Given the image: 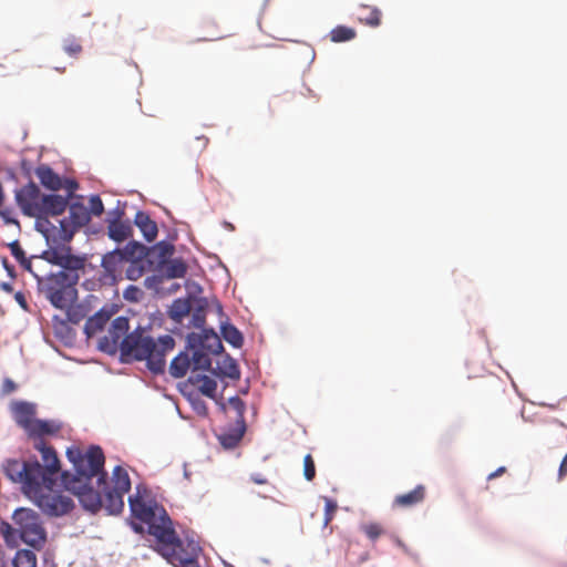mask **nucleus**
<instances>
[{
  "label": "nucleus",
  "mask_w": 567,
  "mask_h": 567,
  "mask_svg": "<svg viewBox=\"0 0 567 567\" xmlns=\"http://www.w3.org/2000/svg\"><path fill=\"white\" fill-rule=\"evenodd\" d=\"M0 217L2 218L3 223L7 225H16L18 228H20V223L17 218L11 216V210L8 208H0Z\"/></svg>",
  "instance_id": "55"
},
{
  "label": "nucleus",
  "mask_w": 567,
  "mask_h": 567,
  "mask_svg": "<svg viewBox=\"0 0 567 567\" xmlns=\"http://www.w3.org/2000/svg\"><path fill=\"white\" fill-rule=\"evenodd\" d=\"M16 390V383L11 379H6L2 384V393L9 394Z\"/></svg>",
  "instance_id": "60"
},
{
  "label": "nucleus",
  "mask_w": 567,
  "mask_h": 567,
  "mask_svg": "<svg viewBox=\"0 0 567 567\" xmlns=\"http://www.w3.org/2000/svg\"><path fill=\"white\" fill-rule=\"evenodd\" d=\"M114 213H117V216L113 218H106L107 223V235L109 238L115 243H123L128 239L133 234V228L128 221H122L121 218L124 215V212L115 208Z\"/></svg>",
  "instance_id": "18"
},
{
  "label": "nucleus",
  "mask_w": 567,
  "mask_h": 567,
  "mask_svg": "<svg viewBox=\"0 0 567 567\" xmlns=\"http://www.w3.org/2000/svg\"><path fill=\"white\" fill-rule=\"evenodd\" d=\"M75 301H76V299L73 300V301H70L68 303V306L63 309V310H66V319H68V321L73 323V324H78L85 317V313H84V310L82 309V307H80V306L71 307V303H73Z\"/></svg>",
  "instance_id": "44"
},
{
  "label": "nucleus",
  "mask_w": 567,
  "mask_h": 567,
  "mask_svg": "<svg viewBox=\"0 0 567 567\" xmlns=\"http://www.w3.org/2000/svg\"><path fill=\"white\" fill-rule=\"evenodd\" d=\"M12 412L17 424L28 432L33 424V420H35V404L27 401H18L13 403Z\"/></svg>",
  "instance_id": "19"
},
{
  "label": "nucleus",
  "mask_w": 567,
  "mask_h": 567,
  "mask_svg": "<svg viewBox=\"0 0 567 567\" xmlns=\"http://www.w3.org/2000/svg\"><path fill=\"white\" fill-rule=\"evenodd\" d=\"M324 499V519H323V524L324 526H327L333 518V513L337 511L338 508V504L334 499L332 498H329V497H323Z\"/></svg>",
  "instance_id": "47"
},
{
  "label": "nucleus",
  "mask_w": 567,
  "mask_h": 567,
  "mask_svg": "<svg viewBox=\"0 0 567 567\" xmlns=\"http://www.w3.org/2000/svg\"><path fill=\"white\" fill-rule=\"evenodd\" d=\"M196 306L193 310L190 324L196 328L200 329L202 331L204 329H207L205 327L206 324V310L208 308V299L205 297L195 298Z\"/></svg>",
  "instance_id": "33"
},
{
  "label": "nucleus",
  "mask_w": 567,
  "mask_h": 567,
  "mask_svg": "<svg viewBox=\"0 0 567 567\" xmlns=\"http://www.w3.org/2000/svg\"><path fill=\"white\" fill-rule=\"evenodd\" d=\"M246 431V422L239 423L236 420L234 424L220 429V431L216 433V437L224 449L233 450L240 443Z\"/></svg>",
  "instance_id": "16"
},
{
  "label": "nucleus",
  "mask_w": 567,
  "mask_h": 567,
  "mask_svg": "<svg viewBox=\"0 0 567 567\" xmlns=\"http://www.w3.org/2000/svg\"><path fill=\"white\" fill-rule=\"evenodd\" d=\"M164 279L165 278H164L163 274L158 272V274L146 277L144 279V286L147 289L155 290L156 292H158V287L163 282Z\"/></svg>",
  "instance_id": "50"
},
{
  "label": "nucleus",
  "mask_w": 567,
  "mask_h": 567,
  "mask_svg": "<svg viewBox=\"0 0 567 567\" xmlns=\"http://www.w3.org/2000/svg\"><path fill=\"white\" fill-rule=\"evenodd\" d=\"M143 297V291L141 288L134 285H130L123 291V298L128 302H138Z\"/></svg>",
  "instance_id": "46"
},
{
  "label": "nucleus",
  "mask_w": 567,
  "mask_h": 567,
  "mask_svg": "<svg viewBox=\"0 0 567 567\" xmlns=\"http://www.w3.org/2000/svg\"><path fill=\"white\" fill-rule=\"evenodd\" d=\"M18 526L19 539L35 550H40L47 542V530L40 515L31 508L20 507L12 514Z\"/></svg>",
  "instance_id": "5"
},
{
  "label": "nucleus",
  "mask_w": 567,
  "mask_h": 567,
  "mask_svg": "<svg viewBox=\"0 0 567 567\" xmlns=\"http://www.w3.org/2000/svg\"><path fill=\"white\" fill-rule=\"evenodd\" d=\"M90 216H101L104 213V205L99 195H92L90 197Z\"/></svg>",
  "instance_id": "48"
},
{
  "label": "nucleus",
  "mask_w": 567,
  "mask_h": 567,
  "mask_svg": "<svg viewBox=\"0 0 567 567\" xmlns=\"http://www.w3.org/2000/svg\"><path fill=\"white\" fill-rule=\"evenodd\" d=\"M34 217H37L34 229L44 237L49 248L51 246H62L63 244L58 243L56 235L52 234L55 233L56 227L49 220L48 216L35 215Z\"/></svg>",
  "instance_id": "26"
},
{
  "label": "nucleus",
  "mask_w": 567,
  "mask_h": 567,
  "mask_svg": "<svg viewBox=\"0 0 567 567\" xmlns=\"http://www.w3.org/2000/svg\"><path fill=\"white\" fill-rule=\"evenodd\" d=\"M380 16H381V12L378 8H373L370 16L367 17L364 20V22L371 27H378L380 24Z\"/></svg>",
  "instance_id": "57"
},
{
  "label": "nucleus",
  "mask_w": 567,
  "mask_h": 567,
  "mask_svg": "<svg viewBox=\"0 0 567 567\" xmlns=\"http://www.w3.org/2000/svg\"><path fill=\"white\" fill-rule=\"evenodd\" d=\"M187 269V264L182 258H172L159 265L156 271L162 272L165 279H178L186 276Z\"/></svg>",
  "instance_id": "23"
},
{
  "label": "nucleus",
  "mask_w": 567,
  "mask_h": 567,
  "mask_svg": "<svg viewBox=\"0 0 567 567\" xmlns=\"http://www.w3.org/2000/svg\"><path fill=\"white\" fill-rule=\"evenodd\" d=\"M33 447L41 453L42 465L47 467V472H51L58 476L61 466L55 450L51 445H48L43 439L35 440Z\"/></svg>",
  "instance_id": "21"
},
{
  "label": "nucleus",
  "mask_w": 567,
  "mask_h": 567,
  "mask_svg": "<svg viewBox=\"0 0 567 567\" xmlns=\"http://www.w3.org/2000/svg\"><path fill=\"white\" fill-rule=\"evenodd\" d=\"M362 529L371 540H375L383 532L381 526L378 524L363 525Z\"/></svg>",
  "instance_id": "53"
},
{
  "label": "nucleus",
  "mask_w": 567,
  "mask_h": 567,
  "mask_svg": "<svg viewBox=\"0 0 567 567\" xmlns=\"http://www.w3.org/2000/svg\"><path fill=\"white\" fill-rule=\"evenodd\" d=\"M3 472L10 481L22 484L23 477H25L24 462L20 463L18 460H7L3 464Z\"/></svg>",
  "instance_id": "34"
},
{
  "label": "nucleus",
  "mask_w": 567,
  "mask_h": 567,
  "mask_svg": "<svg viewBox=\"0 0 567 567\" xmlns=\"http://www.w3.org/2000/svg\"><path fill=\"white\" fill-rule=\"evenodd\" d=\"M134 224L138 227L146 241L151 243L156 239L158 228L147 213L138 210L135 214Z\"/></svg>",
  "instance_id": "25"
},
{
  "label": "nucleus",
  "mask_w": 567,
  "mask_h": 567,
  "mask_svg": "<svg viewBox=\"0 0 567 567\" xmlns=\"http://www.w3.org/2000/svg\"><path fill=\"white\" fill-rule=\"evenodd\" d=\"M33 503L48 516L61 517L69 514L74 508V502L71 497L52 493V489L47 492L43 489L31 497Z\"/></svg>",
  "instance_id": "8"
},
{
  "label": "nucleus",
  "mask_w": 567,
  "mask_h": 567,
  "mask_svg": "<svg viewBox=\"0 0 567 567\" xmlns=\"http://www.w3.org/2000/svg\"><path fill=\"white\" fill-rule=\"evenodd\" d=\"M143 274L142 267H135L133 264L126 269L125 276L128 280H137Z\"/></svg>",
  "instance_id": "58"
},
{
  "label": "nucleus",
  "mask_w": 567,
  "mask_h": 567,
  "mask_svg": "<svg viewBox=\"0 0 567 567\" xmlns=\"http://www.w3.org/2000/svg\"><path fill=\"white\" fill-rule=\"evenodd\" d=\"M186 350L192 351L190 361L193 365V371L202 370L208 371L212 373L213 371V361L208 355V352L203 349L202 346H197L196 348H187Z\"/></svg>",
  "instance_id": "31"
},
{
  "label": "nucleus",
  "mask_w": 567,
  "mask_h": 567,
  "mask_svg": "<svg viewBox=\"0 0 567 567\" xmlns=\"http://www.w3.org/2000/svg\"><path fill=\"white\" fill-rule=\"evenodd\" d=\"M69 217H66L70 223L76 228L80 229L83 226L87 225L91 220L90 212L81 202L69 203Z\"/></svg>",
  "instance_id": "28"
},
{
  "label": "nucleus",
  "mask_w": 567,
  "mask_h": 567,
  "mask_svg": "<svg viewBox=\"0 0 567 567\" xmlns=\"http://www.w3.org/2000/svg\"><path fill=\"white\" fill-rule=\"evenodd\" d=\"M89 257L74 254L70 245L51 246L39 256L22 258L18 262L37 281L38 289L55 309H64L78 299L76 285Z\"/></svg>",
  "instance_id": "1"
},
{
  "label": "nucleus",
  "mask_w": 567,
  "mask_h": 567,
  "mask_svg": "<svg viewBox=\"0 0 567 567\" xmlns=\"http://www.w3.org/2000/svg\"><path fill=\"white\" fill-rule=\"evenodd\" d=\"M250 478L254 483L259 485L267 483V480L261 474H252Z\"/></svg>",
  "instance_id": "63"
},
{
  "label": "nucleus",
  "mask_w": 567,
  "mask_h": 567,
  "mask_svg": "<svg viewBox=\"0 0 567 567\" xmlns=\"http://www.w3.org/2000/svg\"><path fill=\"white\" fill-rule=\"evenodd\" d=\"M303 476L307 481H312L316 476V465L310 454L303 458Z\"/></svg>",
  "instance_id": "49"
},
{
  "label": "nucleus",
  "mask_w": 567,
  "mask_h": 567,
  "mask_svg": "<svg viewBox=\"0 0 567 567\" xmlns=\"http://www.w3.org/2000/svg\"><path fill=\"white\" fill-rule=\"evenodd\" d=\"M187 348H196L202 346L204 350L215 355L224 352V346L220 337L214 328L204 329L200 333L189 332L186 336Z\"/></svg>",
  "instance_id": "13"
},
{
  "label": "nucleus",
  "mask_w": 567,
  "mask_h": 567,
  "mask_svg": "<svg viewBox=\"0 0 567 567\" xmlns=\"http://www.w3.org/2000/svg\"><path fill=\"white\" fill-rule=\"evenodd\" d=\"M190 403L193 410L199 415V416H207L208 415V406L207 403L200 398L198 393H188L185 395Z\"/></svg>",
  "instance_id": "42"
},
{
  "label": "nucleus",
  "mask_w": 567,
  "mask_h": 567,
  "mask_svg": "<svg viewBox=\"0 0 567 567\" xmlns=\"http://www.w3.org/2000/svg\"><path fill=\"white\" fill-rule=\"evenodd\" d=\"M142 486H136V494L128 497L131 514L147 525V532L158 540L175 539L173 522L166 509L155 501H145L141 495Z\"/></svg>",
  "instance_id": "3"
},
{
  "label": "nucleus",
  "mask_w": 567,
  "mask_h": 567,
  "mask_svg": "<svg viewBox=\"0 0 567 567\" xmlns=\"http://www.w3.org/2000/svg\"><path fill=\"white\" fill-rule=\"evenodd\" d=\"M25 477L22 481L23 493L30 498L40 493L44 488L52 489L56 483V475L47 472V467L42 465L37 457L24 462Z\"/></svg>",
  "instance_id": "6"
},
{
  "label": "nucleus",
  "mask_w": 567,
  "mask_h": 567,
  "mask_svg": "<svg viewBox=\"0 0 567 567\" xmlns=\"http://www.w3.org/2000/svg\"><path fill=\"white\" fill-rule=\"evenodd\" d=\"M130 320L125 316L116 317L107 331V334L99 340L97 349L106 354L114 355L120 350L122 339L128 334Z\"/></svg>",
  "instance_id": "10"
},
{
  "label": "nucleus",
  "mask_w": 567,
  "mask_h": 567,
  "mask_svg": "<svg viewBox=\"0 0 567 567\" xmlns=\"http://www.w3.org/2000/svg\"><path fill=\"white\" fill-rule=\"evenodd\" d=\"M150 252L156 251L157 252V267L159 265H163L165 261L172 259V256L175 252V246L172 243H168L166 240H161L156 243L154 246L148 247Z\"/></svg>",
  "instance_id": "37"
},
{
  "label": "nucleus",
  "mask_w": 567,
  "mask_h": 567,
  "mask_svg": "<svg viewBox=\"0 0 567 567\" xmlns=\"http://www.w3.org/2000/svg\"><path fill=\"white\" fill-rule=\"evenodd\" d=\"M95 477L96 487H94V491L101 495V507L94 514L102 508H104L109 515L120 514L124 508V493L111 488L107 473L104 470Z\"/></svg>",
  "instance_id": "9"
},
{
  "label": "nucleus",
  "mask_w": 567,
  "mask_h": 567,
  "mask_svg": "<svg viewBox=\"0 0 567 567\" xmlns=\"http://www.w3.org/2000/svg\"><path fill=\"white\" fill-rule=\"evenodd\" d=\"M12 566L37 567V555L32 549H19L12 559Z\"/></svg>",
  "instance_id": "38"
},
{
  "label": "nucleus",
  "mask_w": 567,
  "mask_h": 567,
  "mask_svg": "<svg viewBox=\"0 0 567 567\" xmlns=\"http://www.w3.org/2000/svg\"><path fill=\"white\" fill-rule=\"evenodd\" d=\"M424 498V487L417 485L414 489L409 493L398 495L394 503L400 506H412L420 503Z\"/></svg>",
  "instance_id": "36"
},
{
  "label": "nucleus",
  "mask_w": 567,
  "mask_h": 567,
  "mask_svg": "<svg viewBox=\"0 0 567 567\" xmlns=\"http://www.w3.org/2000/svg\"><path fill=\"white\" fill-rule=\"evenodd\" d=\"M120 251L126 262L134 264L143 260L150 254V248L141 241L131 240L123 248H120Z\"/></svg>",
  "instance_id": "27"
},
{
  "label": "nucleus",
  "mask_w": 567,
  "mask_h": 567,
  "mask_svg": "<svg viewBox=\"0 0 567 567\" xmlns=\"http://www.w3.org/2000/svg\"><path fill=\"white\" fill-rule=\"evenodd\" d=\"M154 349V338L143 336L141 327L126 334L121 343V361L128 363L131 361H145L150 357V351Z\"/></svg>",
  "instance_id": "7"
},
{
  "label": "nucleus",
  "mask_w": 567,
  "mask_h": 567,
  "mask_svg": "<svg viewBox=\"0 0 567 567\" xmlns=\"http://www.w3.org/2000/svg\"><path fill=\"white\" fill-rule=\"evenodd\" d=\"M220 334L221 338L229 343L233 348L239 349L244 344V334L243 332L234 326L229 320H225L220 322Z\"/></svg>",
  "instance_id": "30"
},
{
  "label": "nucleus",
  "mask_w": 567,
  "mask_h": 567,
  "mask_svg": "<svg viewBox=\"0 0 567 567\" xmlns=\"http://www.w3.org/2000/svg\"><path fill=\"white\" fill-rule=\"evenodd\" d=\"M62 427V423L56 420H33V424L28 430V435L35 440L42 439L44 435H54Z\"/></svg>",
  "instance_id": "22"
},
{
  "label": "nucleus",
  "mask_w": 567,
  "mask_h": 567,
  "mask_svg": "<svg viewBox=\"0 0 567 567\" xmlns=\"http://www.w3.org/2000/svg\"><path fill=\"white\" fill-rule=\"evenodd\" d=\"M206 378V374H192L188 377V379L184 382V383H181L179 384V391L183 395H186L188 394V392H186V389L190 385H195L197 383H200L202 384V381Z\"/></svg>",
  "instance_id": "51"
},
{
  "label": "nucleus",
  "mask_w": 567,
  "mask_h": 567,
  "mask_svg": "<svg viewBox=\"0 0 567 567\" xmlns=\"http://www.w3.org/2000/svg\"><path fill=\"white\" fill-rule=\"evenodd\" d=\"M76 230L78 229L70 223L66 217L62 218L60 220V229L56 236L58 243L64 245L69 244L73 239Z\"/></svg>",
  "instance_id": "39"
},
{
  "label": "nucleus",
  "mask_w": 567,
  "mask_h": 567,
  "mask_svg": "<svg viewBox=\"0 0 567 567\" xmlns=\"http://www.w3.org/2000/svg\"><path fill=\"white\" fill-rule=\"evenodd\" d=\"M40 187L33 182L14 190V199L23 215L33 217L37 215L38 205L41 198Z\"/></svg>",
  "instance_id": "12"
},
{
  "label": "nucleus",
  "mask_w": 567,
  "mask_h": 567,
  "mask_svg": "<svg viewBox=\"0 0 567 567\" xmlns=\"http://www.w3.org/2000/svg\"><path fill=\"white\" fill-rule=\"evenodd\" d=\"M216 390L217 382L208 375H206V378L202 381V384L198 388L200 394L212 400H216Z\"/></svg>",
  "instance_id": "43"
},
{
  "label": "nucleus",
  "mask_w": 567,
  "mask_h": 567,
  "mask_svg": "<svg viewBox=\"0 0 567 567\" xmlns=\"http://www.w3.org/2000/svg\"><path fill=\"white\" fill-rule=\"evenodd\" d=\"M14 299L23 309H27V300L21 291L16 292Z\"/></svg>",
  "instance_id": "62"
},
{
  "label": "nucleus",
  "mask_w": 567,
  "mask_h": 567,
  "mask_svg": "<svg viewBox=\"0 0 567 567\" xmlns=\"http://www.w3.org/2000/svg\"><path fill=\"white\" fill-rule=\"evenodd\" d=\"M34 174L45 189L50 192H58L62 189L63 177L55 173L49 165L40 164L35 167Z\"/></svg>",
  "instance_id": "20"
},
{
  "label": "nucleus",
  "mask_w": 567,
  "mask_h": 567,
  "mask_svg": "<svg viewBox=\"0 0 567 567\" xmlns=\"http://www.w3.org/2000/svg\"><path fill=\"white\" fill-rule=\"evenodd\" d=\"M190 310H192L190 300L185 299V298H177L169 306V308L167 310V316L175 323L181 324V323H183V320L185 319V317H187L189 315Z\"/></svg>",
  "instance_id": "32"
},
{
  "label": "nucleus",
  "mask_w": 567,
  "mask_h": 567,
  "mask_svg": "<svg viewBox=\"0 0 567 567\" xmlns=\"http://www.w3.org/2000/svg\"><path fill=\"white\" fill-rule=\"evenodd\" d=\"M217 404V406L219 408V410L221 412H226L227 411V403L224 401V399L220 396V398H217L216 396V400H214Z\"/></svg>",
  "instance_id": "64"
},
{
  "label": "nucleus",
  "mask_w": 567,
  "mask_h": 567,
  "mask_svg": "<svg viewBox=\"0 0 567 567\" xmlns=\"http://www.w3.org/2000/svg\"><path fill=\"white\" fill-rule=\"evenodd\" d=\"M62 188L66 190V195L64 197H68V200L70 202L79 188V183L75 179L63 177Z\"/></svg>",
  "instance_id": "52"
},
{
  "label": "nucleus",
  "mask_w": 567,
  "mask_h": 567,
  "mask_svg": "<svg viewBox=\"0 0 567 567\" xmlns=\"http://www.w3.org/2000/svg\"><path fill=\"white\" fill-rule=\"evenodd\" d=\"M69 206L68 197L59 194H43L40 198L37 215L60 216Z\"/></svg>",
  "instance_id": "15"
},
{
  "label": "nucleus",
  "mask_w": 567,
  "mask_h": 567,
  "mask_svg": "<svg viewBox=\"0 0 567 567\" xmlns=\"http://www.w3.org/2000/svg\"><path fill=\"white\" fill-rule=\"evenodd\" d=\"M332 42H346L355 37V31L344 25H338L330 32Z\"/></svg>",
  "instance_id": "41"
},
{
  "label": "nucleus",
  "mask_w": 567,
  "mask_h": 567,
  "mask_svg": "<svg viewBox=\"0 0 567 567\" xmlns=\"http://www.w3.org/2000/svg\"><path fill=\"white\" fill-rule=\"evenodd\" d=\"M126 262L124 260L123 255L120 251V248H115L102 256L101 267L103 268V274L100 277V281L103 285L114 286L121 278L117 274L118 267Z\"/></svg>",
  "instance_id": "14"
},
{
  "label": "nucleus",
  "mask_w": 567,
  "mask_h": 567,
  "mask_svg": "<svg viewBox=\"0 0 567 567\" xmlns=\"http://www.w3.org/2000/svg\"><path fill=\"white\" fill-rule=\"evenodd\" d=\"M66 457L73 464L74 473L61 472L63 487L74 494L81 506L95 513L101 507V495L94 491L92 480L104 470V454L99 445H91L83 454L79 447L66 450Z\"/></svg>",
  "instance_id": "2"
},
{
  "label": "nucleus",
  "mask_w": 567,
  "mask_h": 567,
  "mask_svg": "<svg viewBox=\"0 0 567 567\" xmlns=\"http://www.w3.org/2000/svg\"><path fill=\"white\" fill-rule=\"evenodd\" d=\"M1 264H2L3 269L7 271L8 276L11 279H14L17 277L16 268L12 264L9 262L7 257H3L1 259Z\"/></svg>",
  "instance_id": "59"
},
{
  "label": "nucleus",
  "mask_w": 567,
  "mask_h": 567,
  "mask_svg": "<svg viewBox=\"0 0 567 567\" xmlns=\"http://www.w3.org/2000/svg\"><path fill=\"white\" fill-rule=\"evenodd\" d=\"M8 247L10 249V251H11V255L14 257V259L17 261H19V260H21L22 258L25 257V252L22 249L19 240L16 239V240L11 241L10 244H8Z\"/></svg>",
  "instance_id": "54"
},
{
  "label": "nucleus",
  "mask_w": 567,
  "mask_h": 567,
  "mask_svg": "<svg viewBox=\"0 0 567 567\" xmlns=\"http://www.w3.org/2000/svg\"><path fill=\"white\" fill-rule=\"evenodd\" d=\"M212 374L218 378L239 380L240 369L237 361L230 354L226 353L223 361L216 368H213Z\"/></svg>",
  "instance_id": "24"
},
{
  "label": "nucleus",
  "mask_w": 567,
  "mask_h": 567,
  "mask_svg": "<svg viewBox=\"0 0 567 567\" xmlns=\"http://www.w3.org/2000/svg\"><path fill=\"white\" fill-rule=\"evenodd\" d=\"M192 361L188 351L185 349L181 351L176 357L173 358L169 364V374L175 379H181L186 375L190 369Z\"/></svg>",
  "instance_id": "29"
},
{
  "label": "nucleus",
  "mask_w": 567,
  "mask_h": 567,
  "mask_svg": "<svg viewBox=\"0 0 567 567\" xmlns=\"http://www.w3.org/2000/svg\"><path fill=\"white\" fill-rule=\"evenodd\" d=\"M116 305H104L99 311L91 316L84 324V333L92 338L96 332L102 331L106 322L117 312Z\"/></svg>",
  "instance_id": "17"
},
{
  "label": "nucleus",
  "mask_w": 567,
  "mask_h": 567,
  "mask_svg": "<svg viewBox=\"0 0 567 567\" xmlns=\"http://www.w3.org/2000/svg\"><path fill=\"white\" fill-rule=\"evenodd\" d=\"M64 51L69 54V55H74L79 52H81L82 48L80 44L75 43L73 40H70V39H66L64 41Z\"/></svg>",
  "instance_id": "56"
},
{
  "label": "nucleus",
  "mask_w": 567,
  "mask_h": 567,
  "mask_svg": "<svg viewBox=\"0 0 567 567\" xmlns=\"http://www.w3.org/2000/svg\"><path fill=\"white\" fill-rule=\"evenodd\" d=\"M0 534L8 546H14L19 539L18 526L13 527L6 520L0 522Z\"/></svg>",
  "instance_id": "40"
},
{
  "label": "nucleus",
  "mask_w": 567,
  "mask_h": 567,
  "mask_svg": "<svg viewBox=\"0 0 567 567\" xmlns=\"http://www.w3.org/2000/svg\"><path fill=\"white\" fill-rule=\"evenodd\" d=\"M228 403L236 411V414H237L236 420L239 423L246 422L245 421V411H246L245 402L238 395H234L228 399Z\"/></svg>",
  "instance_id": "45"
},
{
  "label": "nucleus",
  "mask_w": 567,
  "mask_h": 567,
  "mask_svg": "<svg viewBox=\"0 0 567 567\" xmlns=\"http://www.w3.org/2000/svg\"><path fill=\"white\" fill-rule=\"evenodd\" d=\"M113 482L114 486L111 487L112 489L122 492L124 494L131 489V480L128 473L120 465L115 466L113 470Z\"/></svg>",
  "instance_id": "35"
},
{
  "label": "nucleus",
  "mask_w": 567,
  "mask_h": 567,
  "mask_svg": "<svg viewBox=\"0 0 567 567\" xmlns=\"http://www.w3.org/2000/svg\"><path fill=\"white\" fill-rule=\"evenodd\" d=\"M567 473V454L563 457L559 470H558V478L561 480L564 475Z\"/></svg>",
  "instance_id": "61"
},
{
  "label": "nucleus",
  "mask_w": 567,
  "mask_h": 567,
  "mask_svg": "<svg viewBox=\"0 0 567 567\" xmlns=\"http://www.w3.org/2000/svg\"><path fill=\"white\" fill-rule=\"evenodd\" d=\"M175 348V339L169 334L159 336L154 339V349L150 351V357L145 359L146 368L155 375L165 372L166 354Z\"/></svg>",
  "instance_id": "11"
},
{
  "label": "nucleus",
  "mask_w": 567,
  "mask_h": 567,
  "mask_svg": "<svg viewBox=\"0 0 567 567\" xmlns=\"http://www.w3.org/2000/svg\"><path fill=\"white\" fill-rule=\"evenodd\" d=\"M175 539L158 540L155 550L174 567H199L198 556L202 551L194 532H186L182 539L174 529Z\"/></svg>",
  "instance_id": "4"
}]
</instances>
